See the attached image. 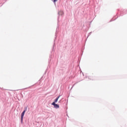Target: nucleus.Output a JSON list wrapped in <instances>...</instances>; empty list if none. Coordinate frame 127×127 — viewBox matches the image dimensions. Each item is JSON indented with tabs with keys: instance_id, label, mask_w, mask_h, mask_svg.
<instances>
[{
	"instance_id": "f03ea898",
	"label": "nucleus",
	"mask_w": 127,
	"mask_h": 127,
	"mask_svg": "<svg viewBox=\"0 0 127 127\" xmlns=\"http://www.w3.org/2000/svg\"><path fill=\"white\" fill-rule=\"evenodd\" d=\"M52 105L54 106L55 109H59V105L58 104H56L55 102H53Z\"/></svg>"
},
{
	"instance_id": "f257e3e1",
	"label": "nucleus",
	"mask_w": 127,
	"mask_h": 127,
	"mask_svg": "<svg viewBox=\"0 0 127 127\" xmlns=\"http://www.w3.org/2000/svg\"><path fill=\"white\" fill-rule=\"evenodd\" d=\"M26 110H27V109L26 108L25 110L23 111V112L22 113L21 115V122L22 124L23 121V117H24V114H25Z\"/></svg>"
},
{
	"instance_id": "7ed1b4c3",
	"label": "nucleus",
	"mask_w": 127,
	"mask_h": 127,
	"mask_svg": "<svg viewBox=\"0 0 127 127\" xmlns=\"http://www.w3.org/2000/svg\"><path fill=\"white\" fill-rule=\"evenodd\" d=\"M61 96L60 95L59 96H58L55 100V101L53 102V103H57V102H58V100L59 99V98H60Z\"/></svg>"
},
{
	"instance_id": "20e7f679",
	"label": "nucleus",
	"mask_w": 127,
	"mask_h": 127,
	"mask_svg": "<svg viewBox=\"0 0 127 127\" xmlns=\"http://www.w3.org/2000/svg\"><path fill=\"white\" fill-rule=\"evenodd\" d=\"M58 0H54V2H56V1H57Z\"/></svg>"
}]
</instances>
